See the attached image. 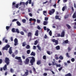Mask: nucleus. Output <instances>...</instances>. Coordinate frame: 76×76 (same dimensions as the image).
Here are the masks:
<instances>
[{
	"label": "nucleus",
	"instance_id": "42",
	"mask_svg": "<svg viewBox=\"0 0 76 76\" xmlns=\"http://www.w3.org/2000/svg\"><path fill=\"white\" fill-rule=\"evenodd\" d=\"M40 20H39L38 19H37V23H40Z\"/></svg>",
	"mask_w": 76,
	"mask_h": 76
},
{
	"label": "nucleus",
	"instance_id": "46",
	"mask_svg": "<svg viewBox=\"0 0 76 76\" xmlns=\"http://www.w3.org/2000/svg\"><path fill=\"white\" fill-rule=\"evenodd\" d=\"M64 42L65 43H68V39L64 41Z\"/></svg>",
	"mask_w": 76,
	"mask_h": 76
},
{
	"label": "nucleus",
	"instance_id": "29",
	"mask_svg": "<svg viewBox=\"0 0 76 76\" xmlns=\"http://www.w3.org/2000/svg\"><path fill=\"white\" fill-rule=\"evenodd\" d=\"M43 14L45 15L46 16V15L47 14V12L46 11H43Z\"/></svg>",
	"mask_w": 76,
	"mask_h": 76
},
{
	"label": "nucleus",
	"instance_id": "54",
	"mask_svg": "<svg viewBox=\"0 0 76 76\" xmlns=\"http://www.w3.org/2000/svg\"><path fill=\"white\" fill-rule=\"evenodd\" d=\"M65 7H63L62 10V11H65Z\"/></svg>",
	"mask_w": 76,
	"mask_h": 76
},
{
	"label": "nucleus",
	"instance_id": "15",
	"mask_svg": "<svg viewBox=\"0 0 76 76\" xmlns=\"http://www.w3.org/2000/svg\"><path fill=\"white\" fill-rule=\"evenodd\" d=\"M7 64H5L4 67H3V70H4V71H5V70H7Z\"/></svg>",
	"mask_w": 76,
	"mask_h": 76
},
{
	"label": "nucleus",
	"instance_id": "35",
	"mask_svg": "<svg viewBox=\"0 0 76 76\" xmlns=\"http://www.w3.org/2000/svg\"><path fill=\"white\" fill-rule=\"evenodd\" d=\"M66 57H68V58H70V56L69 55V53H68V52H67L66 53Z\"/></svg>",
	"mask_w": 76,
	"mask_h": 76
},
{
	"label": "nucleus",
	"instance_id": "59",
	"mask_svg": "<svg viewBox=\"0 0 76 76\" xmlns=\"http://www.w3.org/2000/svg\"><path fill=\"white\" fill-rule=\"evenodd\" d=\"M57 35L58 37H60V36L61 37V34L60 33H58V34H57Z\"/></svg>",
	"mask_w": 76,
	"mask_h": 76
},
{
	"label": "nucleus",
	"instance_id": "5",
	"mask_svg": "<svg viewBox=\"0 0 76 76\" xmlns=\"http://www.w3.org/2000/svg\"><path fill=\"white\" fill-rule=\"evenodd\" d=\"M10 59L6 57L5 58V62L7 64V65H9L10 63Z\"/></svg>",
	"mask_w": 76,
	"mask_h": 76
},
{
	"label": "nucleus",
	"instance_id": "53",
	"mask_svg": "<svg viewBox=\"0 0 76 76\" xmlns=\"http://www.w3.org/2000/svg\"><path fill=\"white\" fill-rule=\"evenodd\" d=\"M68 51H71V49L70 47H68Z\"/></svg>",
	"mask_w": 76,
	"mask_h": 76
},
{
	"label": "nucleus",
	"instance_id": "20",
	"mask_svg": "<svg viewBox=\"0 0 76 76\" xmlns=\"http://www.w3.org/2000/svg\"><path fill=\"white\" fill-rule=\"evenodd\" d=\"M31 56H35V53L34 52H32L30 54Z\"/></svg>",
	"mask_w": 76,
	"mask_h": 76
},
{
	"label": "nucleus",
	"instance_id": "47",
	"mask_svg": "<svg viewBox=\"0 0 76 76\" xmlns=\"http://www.w3.org/2000/svg\"><path fill=\"white\" fill-rule=\"evenodd\" d=\"M37 27L38 29H39V30H40V29H41V28L39 26H37Z\"/></svg>",
	"mask_w": 76,
	"mask_h": 76
},
{
	"label": "nucleus",
	"instance_id": "51",
	"mask_svg": "<svg viewBox=\"0 0 76 76\" xmlns=\"http://www.w3.org/2000/svg\"><path fill=\"white\" fill-rule=\"evenodd\" d=\"M47 53L48 54H49V55H50L51 53L50 52H49V51H47Z\"/></svg>",
	"mask_w": 76,
	"mask_h": 76
},
{
	"label": "nucleus",
	"instance_id": "64",
	"mask_svg": "<svg viewBox=\"0 0 76 76\" xmlns=\"http://www.w3.org/2000/svg\"><path fill=\"white\" fill-rule=\"evenodd\" d=\"M36 46H33V49H36Z\"/></svg>",
	"mask_w": 76,
	"mask_h": 76
},
{
	"label": "nucleus",
	"instance_id": "17",
	"mask_svg": "<svg viewBox=\"0 0 76 76\" xmlns=\"http://www.w3.org/2000/svg\"><path fill=\"white\" fill-rule=\"evenodd\" d=\"M38 33H39L38 30H37L35 31V36H37L39 35Z\"/></svg>",
	"mask_w": 76,
	"mask_h": 76
},
{
	"label": "nucleus",
	"instance_id": "40",
	"mask_svg": "<svg viewBox=\"0 0 76 76\" xmlns=\"http://www.w3.org/2000/svg\"><path fill=\"white\" fill-rule=\"evenodd\" d=\"M26 19H23L22 20V21L23 22V23H25V22H26Z\"/></svg>",
	"mask_w": 76,
	"mask_h": 76
},
{
	"label": "nucleus",
	"instance_id": "31",
	"mask_svg": "<svg viewBox=\"0 0 76 76\" xmlns=\"http://www.w3.org/2000/svg\"><path fill=\"white\" fill-rule=\"evenodd\" d=\"M65 76H72L71 73H68V74H66V75Z\"/></svg>",
	"mask_w": 76,
	"mask_h": 76
},
{
	"label": "nucleus",
	"instance_id": "41",
	"mask_svg": "<svg viewBox=\"0 0 76 76\" xmlns=\"http://www.w3.org/2000/svg\"><path fill=\"white\" fill-rule=\"evenodd\" d=\"M75 61V58H71V61H72V62H74Z\"/></svg>",
	"mask_w": 76,
	"mask_h": 76
},
{
	"label": "nucleus",
	"instance_id": "18",
	"mask_svg": "<svg viewBox=\"0 0 76 76\" xmlns=\"http://www.w3.org/2000/svg\"><path fill=\"white\" fill-rule=\"evenodd\" d=\"M28 37H31L32 36V33L31 32H29L28 34Z\"/></svg>",
	"mask_w": 76,
	"mask_h": 76
},
{
	"label": "nucleus",
	"instance_id": "45",
	"mask_svg": "<svg viewBox=\"0 0 76 76\" xmlns=\"http://www.w3.org/2000/svg\"><path fill=\"white\" fill-rule=\"evenodd\" d=\"M56 66L57 67H60L61 66V65H60V64H56Z\"/></svg>",
	"mask_w": 76,
	"mask_h": 76
},
{
	"label": "nucleus",
	"instance_id": "8",
	"mask_svg": "<svg viewBox=\"0 0 76 76\" xmlns=\"http://www.w3.org/2000/svg\"><path fill=\"white\" fill-rule=\"evenodd\" d=\"M52 41L53 42H55L56 44H54L55 45H56V44L58 45V40H56V39H52Z\"/></svg>",
	"mask_w": 76,
	"mask_h": 76
},
{
	"label": "nucleus",
	"instance_id": "26",
	"mask_svg": "<svg viewBox=\"0 0 76 76\" xmlns=\"http://www.w3.org/2000/svg\"><path fill=\"white\" fill-rule=\"evenodd\" d=\"M16 23L18 24V25L19 26H21V23H20V22L18 21H17Z\"/></svg>",
	"mask_w": 76,
	"mask_h": 76
},
{
	"label": "nucleus",
	"instance_id": "36",
	"mask_svg": "<svg viewBox=\"0 0 76 76\" xmlns=\"http://www.w3.org/2000/svg\"><path fill=\"white\" fill-rule=\"evenodd\" d=\"M38 41L36 40H35V42L34 43V45H37V44L38 43Z\"/></svg>",
	"mask_w": 76,
	"mask_h": 76
},
{
	"label": "nucleus",
	"instance_id": "28",
	"mask_svg": "<svg viewBox=\"0 0 76 76\" xmlns=\"http://www.w3.org/2000/svg\"><path fill=\"white\" fill-rule=\"evenodd\" d=\"M15 30H16L15 32L18 33H19L20 31H19V29H18V28H16V29H15Z\"/></svg>",
	"mask_w": 76,
	"mask_h": 76
},
{
	"label": "nucleus",
	"instance_id": "19",
	"mask_svg": "<svg viewBox=\"0 0 76 76\" xmlns=\"http://www.w3.org/2000/svg\"><path fill=\"white\" fill-rule=\"evenodd\" d=\"M56 48L57 50H59V49H60V47L59 45H58V46H56Z\"/></svg>",
	"mask_w": 76,
	"mask_h": 76
},
{
	"label": "nucleus",
	"instance_id": "4",
	"mask_svg": "<svg viewBox=\"0 0 76 76\" xmlns=\"http://www.w3.org/2000/svg\"><path fill=\"white\" fill-rule=\"evenodd\" d=\"M10 45H7L5 46L4 47H3L2 48L3 50H8V48H10Z\"/></svg>",
	"mask_w": 76,
	"mask_h": 76
},
{
	"label": "nucleus",
	"instance_id": "3",
	"mask_svg": "<svg viewBox=\"0 0 76 76\" xmlns=\"http://www.w3.org/2000/svg\"><path fill=\"white\" fill-rule=\"evenodd\" d=\"M15 59H17V60H18V62L20 63V64H19L20 65H22V59H21V57H20V56H19V57H18V56H16Z\"/></svg>",
	"mask_w": 76,
	"mask_h": 76
},
{
	"label": "nucleus",
	"instance_id": "63",
	"mask_svg": "<svg viewBox=\"0 0 76 76\" xmlns=\"http://www.w3.org/2000/svg\"><path fill=\"white\" fill-rule=\"evenodd\" d=\"M44 38H45V39H46L47 38V36L46 34H45L44 36Z\"/></svg>",
	"mask_w": 76,
	"mask_h": 76
},
{
	"label": "nucleus",
	"instance_id": "25",
	"mask_svg": "<svg viewBox=\"0 0 76 76\" xmlns=\"http://www.w3.org/2000/svg\"><path fill=\"white\" fill-rule=\"evenodd\" d=\"M59 59H60V60H63L64 58L62 55H60L59 56Z\"/></svg>",
	"mask_w": 76,
	"mask_h": 76
},
{
	"label": "nucleus",
	"instance_id": "30",
	"mask_svg": "<svg viewBox=\"0 0 76 76\" xmlns=\"http://www.w3.org/2000/svg\"><path fill=\"white\" fill-rule=\"evenodd\" d=\"M12 32H16L15 29V28H12Z\"/></svg>",
	"mask_w": 76,
	"mask_h": 76
},
{
	"label": "nucleus",
	"instance_id": "55",
	"mask_svg": "<svg viewBox=\"0 0 76 76\" xmlns=\"http://www.w3.org/2000/svg\"><path fill=\"white\" fill-rule=\"evenodd\" d=\"M33 20V19L32 18H30L29 20V21H32Z\"/></svg>",
	"mask_w": 76,
	"mask_h": 76
},
{
	"label": "nucleus",
	"instance_id": "13",
	"mask_svg": "<svg viewBox=\"0 0 76 76\" xmlns=\"http://www.w3.org/2000/svg\"><path fill=\"white\" fill-rule=\"evenodd\" d=\"M12 47H10L9 49V53L10 54H12Z\"/></svg>",
	"mask_w": 76,
	"mask_h": 76
},
{
	"label": "nucleus",
	"instance_id": "48",
	"mask_svg": "<svg viewBox=\"0 0 76 76\" xmlns=\"http://www.w3.org/2000/svg\"><path fill=\"white\" fill-rule=\"evenodd\" d=\"M18 21V19H13V20H12V22H14V21Z\"/></svg>",
	"mask_w": 76,
	"mask_h": 76
},
{
	"label": "nucleus",
	"instance_id": "61",
	"mask_svg": "<svg viewBox=\"0 0 76 76\" xmlns=\"http://www.w3.org/2000/svg\"><path fill=\"white\" fill-rule=\"evenodd\" d=\"M33 70L34 72L36 71V69H35L34 68V67H33Z\"/></svg>",
	"mask_w": 76,
	"mask_h": 76
},
{
	"label": "nucleus",
	"instance_id": "2",
	"mask_svg": "<svg viewBox=\"0 0 76 76\" xmlns=\"http://www.w3.org/2000/svg\"><path fill=\"white\" fill-rule=\"evenodd\" d=\"M16 3L15 2H13L12 4V8H18L19 7V6H21V5H23V6H25V3L24 2H20V4H17L16 5H15Z\"/></svg>",
	"mask_w": 76,
	"mask_h": 76
},
{
	"label": "nucleus",
	"instance_id": "60",
	"mask_svg": "<svg viewBox=\"0 0 76 76\" xmlns=\"http://www.w3.org/2000/svg\"><path fill=\"white\" fill-rule=\"evenodd\" d=\"M29 15L31 17H32V14L31 13H29Z\"/></svg>",
	"mask_w": 76,
	"mask_h": 76
},
{
	"label": "nucleus",
	"instance_id": "1",
	"mask_svg": "<svg viewBox=\"0 0 76 76\" xmlns=\"http://www.w3.org/2000/svg\"><path fill=\"white\" fill-rule=\"evenodd\" d=\"M31 58L30 60V63L31 64H29V66H33L34 63L35 62V59L34 56H30L28 57V58H26L25 60V63L26 64H28L29 63V59Z\"/></svg>",
	"mask_w": 76,
	"mask_h": 76
},
{
	"label": "nucleus",
	"instance_id": "24",
	"mask_svg": "<svg viewBox=\"0 0 76 76\" xmlns=\"http://www.w3.org/2000/svg\"><path fill=\"white\" fill-rule=\"evenodd\" d=\"M48 21H44L43 22V24L44 25H47L48 23Z\"/></svg>",
	"mask_w": 76,
	"mask_h": 76
},
{
	"label": "nucleus",
	"instance_id": "7",
	"mask_svg": "<svg viewBox=\"0 0 76 76\" xmlns=\"http://www.w3.org/2000/svg\"><path fill=\"white\" fill-rule=\"evenodd\" d=\"M14 45L15 46H16L18 44V40L17 38H15L14 40Z\"/></svg>",
	"mask_w": 76,
	"mask_h": 76
},
{
	"label": "nucleus",
	"instance_id": "38",
	"mask_svg": "<svg viewBox=\"0 0 76 76\" xmlns=\"http://www.w3.org/2000/svg\"><path fill=\"white\" fill-rule=\"evenodd\" d=\"M43 59H44V60H46V55H44V56H43Z\"/></svg>",
	"mask_w": 76,
	"mask_h": 76
},
{
	"label": "nucleus",
	"instance_id": "23",
	"mask_svg": "<svg viewBox=\"0 0 76 76\" xmlns=\"http://www.w3.org/2000/svg\"><path fill=\"white\" fill-rule=\"evenodd\" d=\"M66 25L67 27H68V29H70V28H71V27L69 25V24H66Z\"/></svg>",
	"mask_w": 76,
	"mask_h": 76
},
{
	"label": "nucleus",
	"instance_id": "49",
	"mask_svg": "<svg viewBox=\"0 0 76 76\" xmlns=\"http://www.w3.org/2000/svg\"><path fill=\"white\" fill-rule=\"evenodd\" d=\"M3 62V60L2 59H0V64H1Z\"/></svg>",
	"mask_w": 76,
	"mask_h": 76
},
{
	"label": "nucleus",
	"instance_id": "44",
	"mask_svg": "<svg viewBox=\"0 0 76 76\" xmlns=\"http://www.w3.org/2000/svg\"><path fill=\"white\" fill-rule=\"evenodd\" d=\"M63 67H61L60 68H59V69H58V70L59 72H60L61 70L62 69Z\"/></svg>",
	"mask_w": 76,
	"mask_h": 76
},
{
	"label": "nucleus",
	"instance_id": "16",
	"mask_svg": "<svg viewBox=\"0 0 76 76\" xmlns=\"http://www.w3.org/2000/svg\"><path fill=\"white\" fill-rule=\"evenodd\" d=\"M41 64V61L40 60H39L37 61V64L38 65H40Z\"/></svg>",
	"mask_w": 76,
	"mask_h": 76
},
{
	"label": "nucleus",
	"instance_id": "22",
	"mask_svg": "<svg viewBox=\"0 0 76 76\" xmlns=\"http://www.w3.org/2000/svg\"><path fill=\"white\" fill-rule=\"evenodd\" d=\"M26 45V42H23L22 46H25Z\"/></svg>",
	"mask_w": 76,
	"mask_h": 76
},
{
	"label": "nucleus",
	"instance_id": "58",
	"mask_svg": "<svg viewBox=\"0 0 76 76\" xmlns=\"http://www.w3.org/2000/svg\"><path fill=\"white\" fill-rule=\"evenodd\" d=\"M33 20L35 23L36 22V20L35 18H33Z\"/></svg>",
	"mask_w": 76,
	"mask_h": 76
},
{
	"label": "nucleus",
	"instance_id": "62",
	"mask_svg": "<svg viewBox=\"0 0 76 76\" xmlns=\"http://www.w3.org/2000/svg\"><path fill=\"white\" fill-rule=\"evenodd\" d=\"M44 30H46V26H44Z\"/></svg>",
	"mask_w": 76,
	"mask_h": 76
},
{
	"label": "nucleus",
	"instance_id": "50",
	"mask_svg": "<svg viewBox=\"0 0 76 76\" xmlns=\"http://www.w3.org/2000/svg\"><path fill=\"white\" fill-rule=\"evenodd\" d=\"M10 72L11 73H13L14 72V70L13 69H10Z\"/></svg>",
	"mask_w": 76,
	"mask_h": 76
},
{
	"label": "nucleus",
	"instance_id": "12",
	"mask_svg": "<svg viewBox=\"0 0 76 76\" xmlns=\"http://www.w3.org/2000/svg\"><path fill=\"white\" fill-rule=\"evenodd\" d=\"M72 17L73 18H76L74 20L75 21H76V12H74L72 16Z\"/></svg>",
	"mask_w": 76,
	"mask_h": 76
},
{
	"label": "nucleus",
	"instance_id": "27",
	"mask_svg": "<svg viewBox=\"0 0 76 76\" xmlns=\"http://www.w3.org/2000/svg\"><path fill=\"white\" fill-rule=\"evenodd\" d=\"M26 49H30V46L29 45H27L26 46Z\"/></svg>",
	"mask_w": 76,
	"mask_h": 76
},
{
	"label": "nucleus",
	"instance_id": "39",
	"mask_svg": "<svg viewBox=\"0 0 76 76\" xmlns=\"http://www.w3.org/2000/svg\"><path fill=\"white\" fill-rule=\"evenodd\" d=\"M49 34L50 36H52V32L51 30H50L49 32Z\"/></svg>",
	"mask_w": 76,
	"mask_h": 76
},
{
	"label": "nucleus",
	"instance_id": "14",
	"mask_svg": "<svg viewBox=\"0 0 76 76\" xmlns=\"http://www.w3.org/2000/svg\"><path fill=\"white\" fill-rule=\"evenodd\" d=\"M65 32L64 31H62L61 33V37H64L65 36Z\"/></svg>",
	"mask_w": 76,
	"mask_h": 76
},
{
	"label": "nucleus",
	"instance_id": "34",
	"mask_svg": "<svg viewBox=\"0 0 76 76\" xmlns=\"http://www.w3.org/2000/svg\"><path fill=\"white\" fill-rule=\"evenodd\" d=\"M20 33L21 34H22V35H24V32H23V31H20Z\"/></svg>",
	"mask_w": 76,
	"mask_h": 76
},
{
	"label": "nucleus",
	"instance_id": "56",
	"mask_svg": "<svg viewBox=\"0 0 76 76\" xmlns=\"http://www.w3.org/2000/svg\"><path fill=\"white\" fill-rule=\"evenodd\" d=\"M10 40H11V41H13V38L12 37H11Z\"/></svg>",
	"mask_w": 76,
	"mask_h": 76
},
{
	"label": "nucleus",
	"instance_id": "10",
	"mask_svg": "<svg viewBox=\"0 0 76 76\" xmlns=\"http://www.w3.org/2000/svg\"><path fill=\"white\" fill-rule=\"evenodd\" d=\"M22 29H23L24 31V32H25L26 33H27V32L28 31V29H26V28H25V27H22Z\"/></svg>",
	"mask_w": 76,
	"mask_h": 76
},
{
	"label": "nucleus",
	"instance_id": "52",
	"mask_svg": "<svg viewBox=\"0 0 76 76\" xmlns=\"http://www.w3.org/2000/svg\"><path fill=\"white\" fill-rule=\"evenodd\" d=\"M52 63L53 65H56V63L55 62H52Z\"/></svg>",
	"mask_w": 76,
	"mask_h": 76
},
{
	"label": "nucleus",
	"instance_id": "33",
	"mask_svg": "<svg viewBox=\"0 0 76 76\" xmlns=\"http://www.w3.org/2000/svg\"><path fill=\"white\" fill-rule=\"evenodd\" d=\"M37 47L38 48L39 50H40V51H41V48L40 47L39 45H37Z\"/></svg>",
	"mask_w": 76,
	"mask_h": 76
},
{
	"label": "nucleus",
	"instance_id": "43",
	"mask_svg": "<svg viewBox=\"0 0 76 76\" xmlns=\"http://www.w3.org/2000/svg\"><path fill=\"white\" fill-rule=\"evenodd\" d=\"M48 17H45V20H46V21H48Z\"/></svg>",
	"mask_w": 76,
	"mask_h": 76
},
{
	"label": "nucleus",
	"instance_id": "11",
	"mask_svg": "<svg viewBox=\"0 0 76 76\" xmlns=\"http://www.w3.org/2000/svg\"><path fill=\"white\" fill-rule=\"evenodd\" d=\"M29 1V4H31L32 0H28V1H27L26 3H25L26 5H28V1Z\"/></svg>",
	"mask_w": 76,
	"mask_h": 76
},
{
	"label": "nucleus",
	"instance_id": "37",
	"mask_svg": "<svg viewBox=\"0 0 76 76\" xmlns=\"http://www.w3.org/2000/svg\"><path fill=\"white\" fill-rule=\"evenodd\" d=\"M10 26H6V29H7V30H8L10 28Z\"/></svg>",
	"mask_w": 76,
	"mask_h": 76
},
{
	"label": "nucleus",
	"instance_id": "32",
	"mask_svg": "<svg viewBox=\"0 0 76 76\" xmlns=\"http://www.w3.org/2000/svg\"><path fill=\"white\" fill-rule=\"evenodd\" d=\"M30 52H31L30 50H27V53L28 54H30Z\"/></svg>",
	"mask_w": 76,
	"mask_h": 76
},
{
	"label": "nucleus",
	"instance_id": "6",
	"mask_svg": "<svg viewBox=\"0 0 76 76\" xmlns=\"http://www.w3.org/2000/svg\"><path fill=\"white\" fill-rule=\"evenodd\" d=\"M55 11V9H52L51 10L49 11V14L50 15H52V14H54Z\"/></svg>",
	"mask_w": 76,
	"mask_h": 76
},
{
	"label": "nucleus",
	"instance_id": "21",
	"mask_svg": "<svg viewBox=\"0 0 76 76\" xmlns=\"http://www.w3.org/2000/svg\"><path fill=\"white\" fill-rule=\"evenodd\" d=\"M59 15H56L55 16V18L56 19H58V20H61V18H59Z\"/></svg>",
	"mask_w": 76,
	"mask_h": 76
},
{
	"label": "nucleus",
	"instance_id": "57",
	"mask_svg": "<svg viewBox=\"0 0 76 76\" xmlns=\"http://www.w3.org/2000/svg\"><path fill=\"white\" fill-rule=\"evenodd\" d=\"M22 57L23 59H25V56L24 55H22Z\"/></svg>",
	"mask_w": 76,
	"mask_h": 76
},
{
	"label": "nucleus",
	"instance_id": "9",
	"mask_svg": "<svg viewBox=\"0 0 76 76\" xmlns=\"http://www.w3.org/2000/svg\"><path fill=\"white\" fill-rule=\"evenodd\" d=\"M26 72L24 74L23 76H28V75L29 73L28 71V70H26Z\"/></svg>",
	"mask_w": 76,
	"mask_h": 76
}]
</instances>
